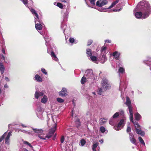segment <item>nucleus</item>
Segmentation results:
<instances>
[{"label":"nucleus","instance_id":"obj_10","mask_svg":"<svg viewBox=\"0 0 151 151\" xmlns=\"http://www.w3.org/2000/svg\"><path fill=\"white\" fill-rule=\"evenodd\" d=\"M97 9L98 11L100 12H117V11H119L121 10V9H114L113 10H107L109 9H107V8H95Z\"/></svg>","mask_w":151,"mask_h":151},{"label":"nucleus","instance_id":"obj_31","mask_svg":"<svg viewBox=\"0 0 151 151\" xmlns=\"http://www.w3.org/2000/svg\"><path fill=\"white\" fill-rule=\"evenodd\" d=\"M5 70V68L2 63L0 64V71L1 74H3Z\"/></svg>","mask_w":151,"mask_h":151},{"label":"nucleus","instance_id":"obj_19","mask_svg":"<svg viewBox=\"0 0 151 151\" xmlns=\"http://www.w3.org/2000/svg\"><path fill=\"white\" fill-rule=\"evenodd\" d=\"M35 79L37 82H41L42 81V77L38 74H36L35 77Z\"/></svg>","mask_w":151,"mask_h":151},{"label":"nucleus","instance_id":"obj_36","mask_svg":"<svg viewBox=\"0 0 151 151\" xmlns=\"http://www.w3.org/2000/svg\"><path fill=\"white\" fill-rule=\"evenodd\" d=\"M149 16V14L147 12H145L142 14V19H145L147 18Z\"/></svg>","mask_w":151,"mask_h":151},{"label":"nucleus","instance_id":"obj_48","mask_svg":"<svg viewBox=\"0 0 151 151\" xmlns=\"http://www.w3.org/2000/svg\"><path fill=\"white\" fill-rule=\"evenodd\" d=\"M9 88V86L7 83H5L4 86V87L2 89L3 90L5 91Z\"/></svg>","mask_w":151,"mask_h":151},{"label":"nucleus","instance_id":"obj_63","mask_svg":"<svg viewBox=\"0 0 151 151\" xmlns=\"http://www.w3.org/2000/svg\"><path fill=\"white\" fill-rule=\"evenodd\" d=\"M1 58L3 60H4V62L6 63H7V61H5V57L4 56V55H1Z\"/></svg>","mask_w":151,"mask_h":151},{"label":"nucleus","instance_id":"obj_16","mask_svg":"<svg viewBox=\"0 0 151 151\" xmlns=\"http://www.w3.org/2000/svg\"><path fill=\"white\" fill-rule=\"evenodd\" d=\"M34 18L35 24L37 23H43L41 19L39 18L38 15L34 16Z\"/></svg>","mask_w":151,"mask_h":151},{"label":"nucleus","instance_id":"obj_37","mask_svg":"<svg viewBox=\"0 0 151 151\" xmlns=\"http://www.w3.org/2000/svg\"><path fill=\"white\" fill-rule=\"evenodd\" d=\"M86 81H87V79L84 76L82 78L81 80V83L82 84H83L85 83Z\"/></svg>","mask_w":151,"mask_h":151},{"label":"nucleus","instance_id":"obj_32","mask_svg":"<svg viewBox=\"0 0 151 151\" xmlns=\"http://www.w3.org/2000/svg\"><path fill=\"white\" fill-rule=\"evenodd\" d=\"M91 50L89 48L86 49V54L87 56L89 57H90L92 55Z\"/></svg>","mask_w":151,"mask_h":151},{"label":"nucleus","instance_id":"obj_22","mask_svg":"<svg viewBox=\"0 0 151 151\" xmlns=\"http://www.w3.org/2000/svg\"><path fill=\"white\" fill-rule=\"evenodd\" d=\"M135 131L137 133L139 134L142 136H144L145 134V133L144 131L138 129H136Z\"/></svg>","mask_w":151,"mask_h":151},{"label":"nucleus","instance_id":"obj_60","mask_svg":"<svg viewBox=\"0 0 151 151\" xmlns=\"http://www.w3.org/2000/svg\"><path fill=\"white\" fill-rule=\"evenodd\" d=\"M129 139H132V138H133L134 137V135H133V134L132 133H129Z\"/></svg>","mask_w":151,"mask_h":151},{"label":"nucleus","instance_id":"obj_54","mask_svg":"<svg viewBox=\"0 0 151 151\" xmlns=\"http://www.w3.org/2000/svg\"><path fill=\"white\" fill-rule=\"evenodd\" d=\"M131 130V128L130 127V125L129 124L128 125V126L127 127V132H130Z\"/></svg>","mask_w":151,"mask_h":151},{"label":"nucleus","instance_id":"obj_39","mask_svg":"<svg viewBox=\"0 0 151 151\" xmlns=\"http://www.w3.org/2000/svg\"><path fill=\"white\" fill-rule=\"evenodd\" d=\"M62 2L65 3V4L68 6H69L70 5V0H61Z\"/></svg>","mask_w":151,"mask_h":151},{"label":"nucleus","instance_id":"obj_23","mask_svg":"<svg viewBox=\"0 0 151 151\" xmlns=\"http://www.w3.org/2000/svg\"><path fill=\"white\" fill-rule=\"evenodd\" d=\"M69 9H67L65 13L63 15L64 21L67 20V19L68 18V14H69Z\"/></svg>","mask_w":151,"mask_h":151},{"label":"nucleus","instance_id":"obj_9","mask_svg":"<svg viewBox=\"0 0 151 151\" xmlns=\"http://www.w3.org/2000/svg\"><path fill=\"white\" fill-rule=\"evenodd\" d=\"M98 59L101 63H104L107 60V58L104 54H100L97 57Z\"/></svg>","mask_w":151,"mask_h":151},{"label":"nucleus","instance_id":"obj_28","mask_svg":"<svg viewBox=\"0 0 151 151\" xmlns=\"http://www.w3.org/2000/svg\"><path fill=\"white\" fill-rule=\"evenodd\" d=\"M90 57L92 61L96 63H98V61L97 60V57L96 56L91 55Z\"/></svg>","mask_w":151,"mask_h":151},{"label":"nucleus","instance_id":"obj_51","mask_svg":"<svg viewBox=\"0 0 151 151\" xmlns=\"http://www.w3.org/2000/svg\"><path fill=\"white\" fill-rule=\"evenodd\" d=\"M57 6L61 9H63V4L59 2H58L57 3Z\"/></svg>","mask_w":151,"mask_h":151},{"label":"nucleus","instance_id":"obj_57","mask_svg":"<svg viewBox=\"0 0 151 151\" xmlns=\"http://www.w3.org/2000/svg\"><path fill=\"white\" fill-rule=\"evenodd\" d=\"M69 42L71 43H73L75 42V40L73 38H70L69 39Z\"/></svg>","mask_w":151,"mask_h":151},{"label":"nucleus","instance_id":"obj_41","mask_svg":"<svg viewBox=\"0 0 151 151\" xmlns=\"http://www.w3.org/2000/svg\"><path fill=\"white\" fill-rule=\"evenodd\" d=\"M125 71L124 69L122 67H119V69L118 73H123Z\"/></svg>","mask_w":151,"mask_h":151},{"label":"nucleus","instance_id":"obj_12","mask_svg":"<svg viewBox=\"0 0 151 151\" xmlns=\"http://www.w3.org/2000/svg\"><path fill=\"white\" fill-rule=\"evenodd\" d=\"M124 120L123 119H121L119 123L117 126H114V129L116 130H119L121 129V126L122 125L123 126L124 125Z\"/></svg>","mask_w":151,"mask_h":151},{"label":"nucleus","instance_id":"obj_58","mask_svg":"<svg viewBox=\"0 0 151 151\" xmlns=\"http://www.w3.org/2000/svg\"><path fill=\"white\" fill-rule=\"evenodd\" d=\"M27 134H28L29 135H32V136H33L34 134V133L33 132H30V131H27Z\"/></svg>","mask_w":151,"mask_h":151},{"label":"nucleus","instance_id":"obj_64","mask_svg":"<svg viewBox=\"0 0 151 151\" xmlns=\"http://www.w3.org/2000/svg\"><path fill=\"white\" fill-rule=\"evenodd\" d=\"M65 140V138L64 136H63L60 139V142L61 143H63Z\"/></svg>","mask_w":151,"mask_h":151},{"label":"nucleus","instance_id":"obj_43","mask_svg":"<svg viewBox=\"0 0 151 151\" xmlns=\"http://www.w3.org/2000/svg\"><path fill=\"white\" fill-rule=\"evenodd\" d=\"M27 5L29 7H32L33 5V1L31 0H30L29 2L28 1Z\"/></svg>","mask_w":151,"mask_h":151},{"label":"nucleus","instance_id":"obj_1","mask_svg":"<svg viewBox=\"0 0 151 151\" xmlns=\"http://www.w3.org/2000/svg\"><path fill=\"white\" fill-rule=\"evenodd\" d=\"M150 7V5L147 1H142L139 3L136 6L135 10L139 11L144 10L145 8L149 9Z\"/></svg>","mask_w":151,"mask_h":151},{"label":"nucleus","instance_id":"obj_55","mask_svg":"<svg viewBox=\"0 0 151 151\" xmlns=\"http://www.w3.org/2000/svg\"><path fill=\"white\" fill-rule=\"evenodd\" d=\"M21 1L27 7V4L28 2L27 0H21Z\"/></svg>","mask_w":151,"mask_h":151},{"label":"nucleus","instance_id":"obj_35","mask_svg":"<svg viewBox=\"0 0 151 151\" xmlns=\"http://www.w3.org/2000/svg\"><path fill=\"white\" fill-rule=\"evenodd\" d=\"M132 122L134 124L135 128V129H137V128L140 129V126L137 122H134L133 121V122L132 121Z\"/></svg>","mask_w":151,"mask_h":151},{"label":"nucleus","instance_id":"obj_7","mask_svg":"<svg viewBox=\"0 0 151 151\" xmlns=\"http://www.w3.org/2000/svg\"><path fill=\"white\" fill-rule=\"evenodd\" d=\"M43 111V109L40 106H38L36 110V113L37 117L42 120L43 119L42 114Z\"/></svg>","mask_w":151,"mask_h":151},{"label":"nucleus","instance_id":"obj_2","mask_svg":"<svg viewBox=\"0 0 151 151\" xmlns=\"http://www.w3.org/2000/svg\"><path fill=\"white\" fill-rule=\"evenodd\" d=\"M84 76L87 78L88 81L92 82L95 80L93 71L91 69L86 70Z\"/></svg>","mask_w":151,"mask_h":151},{"label":"nucleus","instance_id":"obj_42","mask_svg":"<svg viewBox=\"0 0 151 151\" xmlns=\"http://www.w3.org/2000/svg\"><path fill=\"white\" fill-rule=\"evenodd\" d=\"M99 144L98 143H96L93 145L92 146V150L93 151H96V147H97Z\"/></svg>","mask_w":151,"mask_h":151},{"label":"nucleus","instance_id":"obj_59","mask_svg":"<svg viewBox=\"0 0 151 151\" xmlns=\"http://www.w3.org/2000/svg\"><path fill=\"white\" fill-rule=\"evenodd\" d=\"M19 131H20L24 133H25L26 134H27V131H26L24 129H19Z\"/></svg>","mask_w":151,"mask_h":151},{"label":"nucleus","instance_id":"obj_25","mask_svg":"<svg viewBox=\"0 0 151 151\" xmlns=\"http://www.w3.org/2000/svg\"><path fill=\"white\" fill-rule=\"evenodd\" d=\"M44 38L46 42L45 45L47 46V43L48 44L49 43L51 39V38L47 35H46L45 37H44Z\"/></svg>","mask_w":151,"mask_h":151},{"label":"nucleus","instance_id":"obj_4","mask_svg":"<svg viewBox=\"0 0 151 151\" xmlns=\"http://www.w3.org/2000/svg\"><path fill=\"white\" fill-rule=\"evenodd\" d=\"M125 104L128 107V109L130 114L129 118L130 121L133 122V114L132 107L131 104L130 100L129 98L128 97H127L126 98V101L125 103Z\"/></svg>","mask_w":151,"mask_h":151},{"label":"nucleus","instance_id":"obj_3","mask_svg":"<svg viewBox=\"0 0 151 151\" xmlns=\"http://www.w3.org/2000/svg\"><path fill=\"white\" fill-rule=\"evenodd\" d=\"M12 131H9L8 133L7 132H5L3 135L0 137V142H1L3 139L6 136L5 139V143L7 145H9L10 137L12 135Z\"/></svg>","mask_w":151,"mask_h":151},{"label":"nucleus","instance_id":"obj_61","mask_svg":"<svg viewBox=\"0 0 151 151\" xmlns=\"http://www.w3.org/2000/svg\"><path fill=\"white\" fill-rule=\"evenodd\" d=\"M93 42V41L92 40H89L88 41L87 43V45L88 46H89Z\"/></svg>","mask_w":151,"mask_h":151},{"label":"nucleus","instance_id":"obj_18","mask_svg":"<svg viewBox=\"0 0 151 151\" xmlns=\"http://www.w3.org/2000/svg\"><path fill=\"white\" fill-rule=\"evenodd\" d=\"M43 95L44 93H43L36 91L35 94V97L36 99H38L40 96H42Z\"/></svg>","mask_w":151,"mask_h":151},{"label":"nucleus","instance_id":"obj_44","mask_svg":"<svg viewBox=\"0 0 151 151\" xmlns=\"http://www.w3.org/2000/svg\"><path fill=\"white\" fill-rule=\"evenodd\" d=\"M143 62L147 65H151V60H145L143 61Z\"/></svg>","mask_w":151,"mask_h":151},{"label":"nucleus","instance_id":"obj_34","mask_svg":"<svg viewBox=\"0 0 151 151\" xmlns=\"http://www.w3.org/2000/svg\"><path fill=\"white\" fill-rule=\"evenodd\" d=\"M141 115L138 113L135 114V118L136 120H139L141 118Z\"/></svg>","mask_w":151,"mask_h":151},{"label":"nucleus","instance_id":"obj_30","mask_svg":"<svg viewBox=\"0 0 151 151\" xmlns=\"http://www.w3.org/2000/svg\"><path fill=\"white\" fill-rule=\"evenodd\" d=\"M47 98L46 95H44L43 97L41 99V102L43 104L46 103L47 101Z\"/></svg>","mask_w":151,"mask_h":151},{"label":"nucleus","instance_id":"obj_53","mask_svg":"<svg viewBox=\"0 0 151 151\" xmlns=\"http://www.w3.org/2000/svg\"><path fill=\"white\" fill-rule=\"evenodd\" d=\"M23 143L24 144L28 145H29V146L31 148L33 147L32 145H31V144L30 143H29V142H27V141H24Z\"/></svg>","mask_w":151,"mask_h":151},{"label":"nucleus","instance_id":"obj_5","mask_svg":"<svg viewBox=\"0 0 151 151\" xmlns=\"http://www.w3.org/2000/svg\"><path fill=\"white\" fill-rule=\"evenodd\" d=\"M56 129V126H54L53 128H51L49 132V133L45 137H43L41 136V135L38 134L37 135L38 137L41 139L45 140L46 139V138H50L53 134L54 133Z\"/></svg>","mask_w":151,"mask_h":151},{"label":"nucleus","instance_id":"obj_29","mask_svg":"<svg viewBox=\"0 0 151 151\" xmlns=\"http://www.w3.org/2000/svg\"><path fill=\"white\" fill-rule=\"evenodd\" d=\"M76 126L77 127H79L81 125V122L80 119L78 118H76L75 120Z\"/></svg>","mask_w":151,"mask_h":151},{"label":"nucleus","instance_id":"obj_27","mask_svg":"<svg viewBox=\"0 0 151 151\" xmlns=\"http://www.w3.org/2000/svg\"><path fill=\"white\" fill-rule=\"evenodd\" d=\"M106 49L107 48L106 47L103 46L102 47L100 50V51L101 52V54L103 55V54H104L106 55Z\"/></svg>","mask_w":151,"mask_h":151},{"label":"nucleus","instance_id":"obj_47","mask_svg":"<svg viewBox=\"0 0 151 151\" xmlns=\"http://www.w3.org/2000/svg\"><path fill=\"white\" fill-rule=\"evenodd\" d=\"M100 130L102 133H104L105 132L106 129L103 126H101L100 128Z\"/></svg>","mask_w":151,"mask_h":151},{"label":"nucleus","instance_id":"obj_62","mask_svg":"<svg viewBox=\"0 0 151 151\" xmlns=\"http://www.w3.org/2000/svg\"><path fill=\"white\" fill-rule=\"evenodd\" d=\"M119 115L123 116L124 114V111L122 110H120L119 111Z\"/></svg>","mask_w":151,"mask_h":151},{"label":"nucleus","instance_id":"obj_52","mask_svg":"<svg viewBox=\"0 0 151 151\" xmlns=\"http://www.w3.org/2000/svg\"><path fill=\"white\" fill-rule=\"evenodd\" d=\"M119 115V112H116L112 116L113 118H117Z\"/></svg>","mask_w":151,"mask_h":151},{"label":"nucleus","instance_id":"obj_56","mask_svg":"<svg viewBox=\"0 0 151 151\" xmlns=\"http://www.w3.org/2000/svg\"><path fill=\"white\" fill-rule=\"evenodd\" d=\"M41 71L45 75H47V73L46 70L44 68H41Z\"/></svg>","mask_w":151,"mask_h":151},{"label":"nucleus","instance_id":"obj_33","mask_svg":"<svg viewBox=\"0 0 151 151\" xmlns=\"http://www.w3.org/2000/svg\"><path fill=\"white\" fill-rule=\"evenodd\" d=\"M119 1V0H116L115 1H114L111 4V5L108 8V9H109L113 7L114 6H115L117 3Z\"/></svg>","mask_w":151,"mask_h":151},{"label":"nucleus","instance_id":"obj_45","mask_svg":"<svg viewBox=\"0 0 151 151\" xmlns=\"http://www.w3.org/2000/svg\"><path fill=\"white\" fill-rule=\"evenodd\" d=\"M113 118L112 117H111L109 120V123L112 126H113L114 125V119H113Z\"/></svg>","mask_w":151,"mask_h":151},{"label":"nucleus","instance_id":"obj_14","mask_svg":"<svg viewBox=\"0 0 151 151\" xmlns=\"http://www.w3.org/2000/svg\"><path fill=\"white\" fill-rule=\"evenodd\" d=\"M67 92L66 88H63L60 91L59 93V95L62 97H64L67 94Z\"/></svg>","mask_w":151,"mask_h":151},{"label":"nucleus","instance_id":"obj_11","mask_svg":"<svg viewBox=\"0 0 151 151\" xmlns=\"http://www.w3.org/2000/svg\"><path fill=\"white\" fill-rule=\"evenodd\" d=\"M108 3L107 0H99L96 2V5L99 7H101L106 4Z\"/></svg>","mask_w":151,"mask_h":151},{"label":"nucleus","instance_id":"obj_24","mask_svg":"<svg viewBox=\"0 0 151 151\" xmlns=\"http://www.w3.org/2000/svg\"><path fill=\"white\" fill-rule=\"evenodd\" d=\"M42 24H43V23H37L35 24V27L36 29L37 30H41L42 28Z\"/></svg>","mask_w":151,"mask_h":151},{"label":"nucleus","instance_id":"obj_40","mask_svg":"<svg viewBox=\"0 0 151 151\" xmlns=\"http://www.w3.org/2000/svg\"><path fill=\"white\" fill-rule=\"evenodd\" d=\"M138 139H139V142L141 143L144 146H145V143L143 140V139L141 137H138Z\"/></svg>","mask_w":151,"mask_h":151},{"label":"nucleus","instance_id":"obj_21","mask_svg":"<svg viewBox=\"0 0 151 151\" xmlns=\"http://www.w3.org/2000/svg\"><path fill=\"white\" fill-rule=\"evenodd\" d=\"M31 128L35 133L38 134L42 133L43 132V130L41 129H35L33 127H32Z\"/></svg>","mask_w":151,"mask_h":151},{"label":"nucleus","instance_id":"obj_6","mask_svg":"<svg viewBox=\"0 0 151 151\" xmlns=\"http://www.w3.org/2000/svg\"><path fill=\"white\" fill-rule=\"evenodd\" d=\"M102 88L105 90L109 89L111 86L109 82L106 78H103L101 81Z\"/></svg>","mask_w":151,"mask_h":151},{"label":"nucleus","instance_id":"obj_13","mask_svg":"<svg viewBox=\"0 0 151 151\" xmlns=\"http://www.w3.org/2000/svg\"><path fill=\"white\" fill-rule=\"evenodd\" d=\"M137 11L135 10V9L134 11V14L136 18L138 19H142V14L141 12H136Z\"/></svg>","mask_w":151,"mask_h":151},{"label":"nucleus","instance_id":"obj_26","mask_svg":"<svg viewBox=\"0 0 151 151\" xmlns=\"http://www.w3.org/2000/svg\"><path fill=\"white\" fill-rule=\"evenodd\" d=\"M107 119L106 118H101L100 119L99 124L101 125L104 124L106 122Z\"/></svg>","mask_w":151,"mask_h":151},{"label":"nucleus","instance_id":"obj_15","mask_svg":"<svg viewBox=\"0 0 151 151\" xmlns=\"http://www.w3.org/2000/svg\"><path fill=\"white\" fill-rule=\"evenodd\" d=\"M61 28L63 30V33L65 35V30L67 29V26L66 25L64 21L62 22L61 24Z\"/></svg>","mask_w":151,"mask_h":151},{"label":"nucleus","instance_id":"obj_17","mask_svg":"<svg viewBox=\"0 0 151 151\" xmlns=\"http://www.w3.org/2000/svg\"><path fill=\"white\" fill-rule=\"evenodd\" d=\"M120 53L117 51H115L113 53L112 55L116 60H119Z\"/></svg>","mask_w":151,"mask_h":151},{"label":"nucleus","instance_id":"obj_20","mask_svg":"<svg viewBox=\"0 0 151 151\" xmlns=\"http://www.w3.org/2000/svg\"><path fill=\"white\" fill-rule=\"evenodd\" d=\"M27 7L29 8L32 14L34 16V17L38 15L35 9L32 8V7H29L28 5H27Z\"/></svg>","mask_w":151,"mask_h":151},{"label":"nucleus","instance_id":"obj_8","mask_svg":"<svg viewBox=\"0 0 151 151\" xmlns=\"http://www.w3.org/2000/svg\"><path fill=\"white\" fill-rule=\"evenodd\" d=\"M47 52L50 55L53 60L56 61H58V59L56 57L54 52L52 51L50 48H48Z\"/></svg>","mask_w":151,"mask_h":151},{"label":"nucleus","instance_id":"obj_49","mask_svg":"<svg viewBox=\"0 0 151 151\" xmlns=\"http://www.w3.org/2000/svg\"><path fill=\"white\" fill-rule=\"evenodd\" d=\"M130 142L131 143H132L133 144L136 145V140L134 138V137L133 138H132V139H130Z\"/></svg>","mask_w":151,"mask_h":151},{"label":"nucleus","instance_id":"obj_50","mask_svg":"<svg viewBox=\"0 0 151 151\" xmlns=\"http://www.w3.org/2000/svg\"><path fill=\"white\" fill-rule=\"evenodd\" d=\"M56 99L57 101L60 103H62L64 101L63 99L60 98H57Z\"/></svg>","mask_w":151,"mask_h":151},{"label":"nucleus","instance_id":"obj_38","mask_svg":"<svg viewBox=\"0 0 151 151\" xmlns=\"http://www.w3.org/2000/svg\"><path fill=\"white\" fill-rule=\"evenodd\" d=\"M86 143V141L84 139H82L80 141L79 145L80 146H83Z\"/></svg>","mask_w":151,"mask_h":151},{"label":"nucleus","instance_id":"obj_46","mask_svg":"<svg viewBox=\"0 0 151 151\" xmlns=\"http://www.w3.org/2000/svg\"><path fill=\"white\" fill-rule=\"evenodd\" d=\"M103 91L102 90V89L101 88H99L98 90V93L100 95H103Z\"/></svg>","mask_w":151,"mask_h":151}]
</instances>
